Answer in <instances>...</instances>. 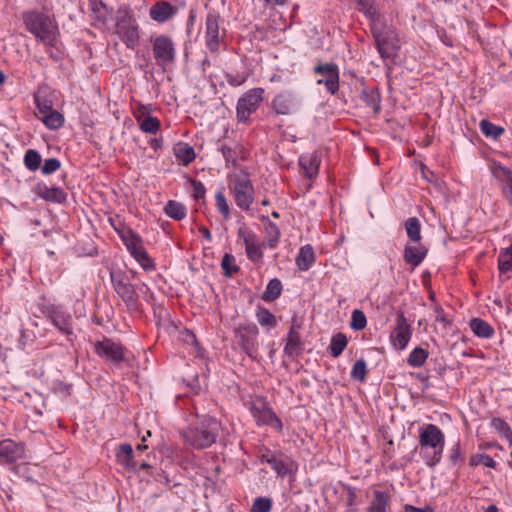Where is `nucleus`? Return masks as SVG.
<instances>
[{"label": "nucleus", "instance_id": "69168bd1", "mask_svg": "<svg viewBox=\"0 0 512 512\" xmlns=\"http://www.w3.org/2000/svg\"><path fill=\"white\" fill-rule=\"evenodd\" d=\"M492 425L503 435L507 436L508 434L512 433L509 425L501 418H493Z\"/></svg>", "mask_w": 512, "mask_h": 512}, {"label": "nucleus", "instance_id": "338daca9", "mask_svg": "<svg viewBox=\"0 0 512 512\" xmlns=\"http://www.w3.org/2000/svg\"><path fill=\"white\" fill-rule=\"evenodd\" d=\"M405 510L407 512H434L430 506H426L424 508H418L412 505H406Z\"/></svg>", "mask_w": 512, "mask_h": 512}, {"label": "nucleus", "instance_id": "f8f14e48", "mask_svg": "<svg viewBox=\"0 0 512 512\" xmlns=\"http://www.w3.org/2000/svg\"><path fill=\"white\" fill-rule=\"evenodd\" d=\"M95 353L107 362L119 365L126 360L127 350L121 343L104 337L94 344Z\"/></svg>", "mask_w": 512, "mask_h": 512}, {"label": "nucleus", "instance_id": "09e8293b", "mask_svg": "<svg viewBox=\"0 0 512 512\" xmlns=\"http://www.w3.org/2000/svg\"><path fill=\"white\" fill-rule=\"evenodd\" d=\"M498 268L501 273L512 270V247L500 251L498 256Z\"/></svg>", "mask_w": 512, "mask_h": 512}, {"label": "nucleus", "instance_id": "052dcab7", "mask_svg": "<svg viewBox=\"0 0 512 512\" xmlns=\"http://www.w3.org/2000/svg\"><path fill=\"white\" fill-rule=\"evenodd\" d=\"M435 321L440 323L443 329H447L451 326L452 322L445 314L443 308L439 305L434 307Z\"/></svg>", "mask_w": 512, "mask_h": 512}, {"label": "nucleus", "instance_id": "a19ab883", "mask_svg": "<svg viewBox=\"0 0 512 512\" xmlns=\"http://www.w3.org/2000/svg\"><path fill=\"white\" fill-rule=\"evenodd\" d=\"M405 230L408 238L413 242L421 240V225L416 217H410L405 221Z\"/></svg>", "mask_w": 512, "mask_h": 512}, {"label": "nucleus", "instance_id": "0e129e2a", "mask_svg": "<svg viewBox=\"0 0 512 512\" xmlns=\"http://www.w3.org/2000/svg\"><path fill=\"white\" fill-rule=\"evenodd\" d=\"M191 185H192V196L196 199H204L206 189L202 182L197 181L195 179H191Z\"/></svg>", "mask_w": 512, "mask_h": 512}, {"label": "nucleus", "instance_id": "c756f323", "mask_svg": "<svg viewBox=\"0 0 512 512\" xmlns=\"http://www.w3.org/2000/svg\"><path fill=\"white\" fill-rule=\"evenodd\" d=\"M315 262V254L311 245L302 246L296 257V265L300 271H307Z\"/></svg>", "mask_w": 512, "mask_h": 512}, {"label": "nucleus", "instance_id": "1a4fd4ad", "mask_svg": "<svg viewBox=\"0 0 512 512\" xmlns=\"http://www.w3.org/2000/svg\"><path fill=\"white\" fill-rule=\"evenodd\" d=\"M249 410L258 426H271L278 432L283 429L281 420L264 397H257L250 404Z\"/></svg>", "mask_w": 512, "mask_h": 512}, {"label": "nucleus", "instance_id": "4c0bfd02", "mask_svg": "<svg viewBox=\"0 0 512 512\" xmlns=\"http://www.w3.org/2000/svg\"><path fill=\"white\" fill-rule=\"evenodd\" d=\"M347 344H348V340H347V337L345 334H343L341 332L335 334L331 338V341H330V344L328 347L331 356L334 358L339 357L343 353Z\"/></svg>", "mask_w": 512, "mask_h": 512}, {"label": "nucleus", "instance_id": "c85d7f7f", "mask_svg": "<svg viewBox=\"0 0 512 512\" xmlns=\"http://www.w3.org/2000/svg\"><path fill=\"white\" fill-rule=\"evenodd\" d=\"M361 100L372 109L374 114H378L381 110V98L377 89L365 87L361 91Z\"/></svg>", "mask_w": 512, "mask_h": 512}, {"label": "nucleus", "instance_id": "e2e57ef3", "mask_svg": "<svg viewBox=\"0 0 512 512\" xmlns=\"http://www.w3.org/2000/svg\"><path fill=\"white\" fill-rule=\"evenodd\" d=\"M54 392L60 397H68L71 394V385L62 381H57L53 385Z\"/></svg>", "mask_w": 512, "mask_h": 512}, {"label": "nucleus", "instance_id": "423d86ee", "mask_svg": "<svg viewBox=\"0 0 512 512\" xmlns=\"http://www.w3.org/2000/svg\"><path fill=\"white\" fill-rule=\"evenodd\" d=\"M258 458L261 463L269 464L280 478H294L298 470L297 462L281 451H273L267 447H262Z\"/></svg>", "mask_w": 512, "mask_h": 512}, {"label": "nucleus", "instance_id": "a878e982", "mask_svg": "<svg viewBox=\"0 0 512 512\" xmlns=\"http://www.w3.org/2000/svg\"><path fill=\"white\" fill-rule=\"evenodd\" d=\"M427 253L428 249L421 244L416 246L407 245L404 248L403 257L407 264L417 267L425 259Z\"/></svg>", "mask_w": 512, "mask_h": 512}, {"label": "nucleus", "instance_id": "cd10ccee", "mask_svg": "<svg viewBox=\"0 0 512 512\" xmlns=\"http://www.w3.org/2000/svg\"><path fill=\"white\" fill-rule=\"evenodd\" d=\"M118 462L129 470H136L137 463L133 457V449L130 444H121L116 453Z\"/></svg>", "mask_w": 512, "mask_h": 512}, {"label": "nucleus", "instance_id": "ea45409f", "mask_svg": "<svg viewBox=\"0 0 512 512\" xmlns=\"http://www.w3.org/2000/svg\"><path fill=\"white\" fill-rule=\"evenodd\" d=\"M281 291V281L277 278L271 279L266 286V289L262 295V299L266 302L274 301L280 296Z\"/></svg>", "mask_w": 512, "mask_h": 512}, {"label": "nucleus", "instance_id": "e433bc0d", "mask_svg": "<svg viewBox=\"0 0 512 512\" xmlns=\"http://www.w3.org/2000/svg\"><path fill=\"white\" fill-rule=\"evenodd\" d=\"M40 120L50 130H57L61 128L64 124L63 115L56 110H52L50 112L43 114L40 117Z\"/></svg>", "mask_w": 512, "mask_h": 512}, {"label": "nucleus", "instance_id": "864d4df0", "mask_svg": "<svg viewBox=\"0 0 512 512\" xmlns=\"http://www.w3.org/2000/svg\"><path fill=\"white\" fill-rule=\"evenodd\" d=\"M367 325V319L363 311L355 309L351 315L350 327L355 331L363 330Z\"/></svg>", "mask_w": 512, "mask_h": 512}, {"label": "nucleus", "instance_id": "4d7b16f0", "mask_svg": "<svg viewBox=\"0 0 512 512\" xmlns=\"http://www.w3.org/2000/svg\"><path fill=\"white\" fill-rule=\"evenodd\" d=\"M272 509V500L268 497H258L254 500L251 512H270Z\"/></svg>", "mask_w": 512, "mask_h": 512}, {"label": "nucleus", "instance_id": "2eb2a0df", "mask_svg": "<svg viewBox=\"0 0 512 512\" xmlns=\"http://www.w3.org/2000/svg\"><path fill=\"white\" fill-rule=\"evenodd\" d=\"M413 329L406 319L403 312H399L396 317V323L391 331L389 340L391 345L397 350H404L408 346Z\"/></svg>", "mask_w": 512, "mask_h": 512}, {"label": "nucleus", "instance_id": "603ef678", "mask_svg": "<svg viewBox=\"0 0 512 512\" xmlns=\"http://www.w3.org/2000/svg\"><path fill=\"white\" fill-rule=\"evenodd\" d=\"M160 125V121L156 117L147 116L140 122L139 127L144 133L156 134L160 129Z\"/></svg>", "mask_w": 512, "mask_h": 512}, {"label": "nucleus", "instance_id": "20e7f679", "mask_svg": "<svg viewBox=\"0 0 512 512\" xmlns=\"http://www.w3.org/2000/svg\"><path fill=\"white\" fill-rule=\"evenodd\" d=\"M370 30L381 58L383 60L395 59L400 49L398 35L395 30L384 24L382 19L370 25Z\"/></svg>", "mask_w": 512, "mask_h": 512}, {"label": "nucleus", "instance_id": "5fc2aeb1", "mask_svg": "<svg viewBox=\"0 0 512 512\" xmlns=\"http://www.w3.org/2000/svg\"><path fill=\"white\" fill-rule=\"evenodd\" d=\"M34 100L36 107L41 115L54 110L53 102L47 96L37 93L34 96Z\"/></svg>", "mask_w": 512, "mask_h": 512}, {"label": "nucleus", "instance_id": "dca6fc26", "mask_svg": "<svg viewBox=\"0 0 512 512\" xmlns=\"http://www.w3.org/2000/svg\"><path fill=\"white\" fill-rule=\"evenodd\" d=\"M259 329L256 324L244 323L235 328V336L238 344L245 353L252 356L257 350Z\"/></svg>", "mask_w": 512, "mask_h": 512}, {"label": "nucleus", "instance_id": "49530a36", "mask_svg": "<svg viewBox=\"0 0 512 512\" xmlns=\"http://www.w3.org/2000/svg\"><path fill=\"white\" fill-rule=\"evenodd\" d=\"M469 465L471 467H476L478 465H483L485 467H488V468H492V469H495L496 466H497V463L496 461L490 457L488 454H485V453H476V454H473L471 457H470V460H469Z\"/></svg>", "mask_w": 512, "mask_h": 512}, {"label": "nucleus", "instance_id": "f3484780", "mask_svg": "<svg viewBox=\"0 0 512 512\" xmlns=\"http://www.w3.org/2000/svg\"><path fill=\"white\" fill-rule=\"evenodd\" d=\"M220 17L214 13H208L205 21V44L211 53H217L220 44L224 40L225 32L220 34Z\"/></svg>", "mask_w": 512, "mask_h": 512}, {"label": "nucleus", "instance_id": "f257e3e1", "mask_svg": "<svg viewBox=\"0 0 512 512\" xmlns=\"http://www.w3.org/2000/svg\"><path fill=\"white\" fill-rule=\"evenodd\" d=\"M25 28L37 41L48 47H55L59 37L56 20L50 15L39 11H25L22 14Z\"/></svg>", "mask_w": 512, "mask_h": 512}, {"label": "nucleus", "instance_id": "de8ad7c7", "mask_svg": "<svg viewBox=\"0 0 512 512\" xmlns=\"http://www.w3.org/2000/svg\"><path fill=\"white\" fill-rule=\"evenodd\" d=\"M221 268L226 277H232L239 271V266L236 265L235 257L232 254L226 253L221 261Z\"/></svg>", "mask_w": 512, "mask_h": 512}, {"label": "nucleus", "instance_id": "72a5a7b5", "mask_svg": "<svg viewBox=\"0 0 512 512\" xmlns=\"http://www.w3.org/2000/svg\"><path fill=\"white\" fill-rule=\"evenodd\" d=\"M262 221H267V224L265 226V236L267 245L270 249L276 248L278 245L279 239H280V230L278 226L270 221L266 216H263Z\"/></svg>", "mask_w": 512, "mask_h": 512}, {"label": "nucleus", "instance_id": "79ce46f5", "mask_svg": "<svg viewBox=\"0 0 512 512\" xmlns=\"http://www.w3.org/2000/svg\"><path fill=\"white\" fill-rule=\"evenodd\" d=\"M481 132L488 138L497 139L504 133V128L497 126L487 119H482L479 123Z\"/></svg>", "mask_w": 512, "mask_h": 512}, {"label": "nucleus", "instance_id": "f704fd0d", "mask_svg": "<svg viewBox=\"0 0 512 512\" xmlns=\"http://www.w3.org/2000/svg\"><path fill=\"white\" fill-rule=\"evenodd\" d=\"M470 328L476 336L481 338H490L494 334L492 326L480 318H473L470 321Z\"/></svg>", "mask_w": 512, "mask_h": 512}, {"label": "nucleus", "instance_id": "8fccbe9b", "mask_svg": "<svg viewBox=\"0 0 512 512\" xmlns=\"http://www.w3.org/2000/svg\"><path fill=\"white\" fill-rule=\"evenodd\" d=\"M215 202L218 212L225 220H228L230 218V207L222 189L216 192Z\"/></svg>", "mask_w": 512, "mask_h": 512}, {"label": "nucleus", "instance_id": "f03ea898", "mask_svg": "<svg viewBox=\"0 0 512 512\" xmlns=\"http://www.w3.org/2000/svg\"><path fill=\"white\" fill-rule=\"evenodd\" d=\"M420 456L428 467L440 463L445 446V435L435 424H423L418 429Z\"/></svg>", "mask_w": 512, "mask_h": 512}, {"label": "nucleus", "instance_id": "c9c22d12", "mask_svg": "<svg viewBox=\"0 0 512 512\" xmlns=\"http://www.w3.org/2000/svg\"><path fill=\"white\" fill-rule=\"evenodd\" d=\"M359 11L369 20V26L380 21L381 16L373 6V0H357Z\"/></svg>", "mask_w": 512, "mask_h": 512}, {"label": "nucleus", "instance_id": "bb28decb", "mask_svg": "<svg viewBox=\"0 0 512 512\" xmlns=\"http://www.w3.org/2000/svg\"><path fill=\"white\" fill-rule=\"evenodd\" d=\"M391 495L387 491L375 490L373 498L367 507V512H387Z\"/></svg>", "mask_w": 512, "mask_h": 512}, {"label": "nucleus", "instance_id": "6ab92c4d", "mask_svg": "<svg viewBox=\"0 0 512 512\" xmlns=\"http://www.w3.org/2000/svg\"><path fill=\"white\" fill-rule=\"evenodd\" d=\"M302 323L298 321L296 316L292 318L291 327L288 331L286 344L284 347V353L291 359H295L302 354L304 350L303 343L301 341L300 330Z\"/></svg>", "mask_w": 512, "mask_h": 512}, {"label": "nucleus", "instance_id": "0eeeda50", "mask_svg": "<svg viewBox=\"0 0 512 512\" xmlns=\"http://www.w3.org/2000/svg\"><path fill=\"white\" fill-rule=\"evenodd\" d=\"M229 189L236 205L245 211L250 210L254 202V186L247 172L233 174L229 178Z\"/></svg>", "mask_w": 512, "mask_h": 512}, {"label": "nucleus", "instance_id": "a18cd8bd", "mask_svg": "<svg viewBox=\"0 0 512 512\" xmlns=\"http://www.w3.org/2000/svg\"><path fill=\"white\" fill-rule=\"evenodd\" d=\"M41 155L37 150L28 149L24 155V165L30 171H36L41 165Z\"/></svg>", "mask_w": 512, "mask_h": 512}, {"label": "nucleus", "instance_id": "680f3d73", "mask_svg": "<svg viewBox=\"0 0 512 512\" xmlns=\"http://www.w3.org/2000/svg\"><path fill=\"white\" fill-rule=\"evenodd\" d=\"M61 166V163L56 158H49L44 161V164L42 166V173L44 175H50L54 172H56Z\"/></svg>", "mask_w": 512, "mask_h": 512}, {"label": "nucleus", "instance_id": "9b49d317", "mask_svg": "<svg viewBox=\"0 0 512 512\" xmlns=\"http://www.w3.org/2000/svg\"><path fill=\"white\" fill-rule=\"evenodd\" d=\"M264 89L257 87L252 88L245 92L237 102L236 116L239 122H246L249 120L259 107L264 98Z\"/></svg>", "mask_w": 512, "mask_h": 512}, {"label": "nucleus", "instance_id": "6e6552de", "mask_svg": "<svg viewBox=\"0 0 512 512\" xmlns=\"http://www.w3.org/2000/svg\"><path fill=\"white\" fill-rule=\"evenodd\" d=\"M119 235L131 256L144 270L151 271L155 269V263L148 255L139 235L131 229H124L119 232Z\"/></svg>", "mask_w": 512, "mask_h": 512}, {"label": "nucleus", "instance_id": "3c124183", "mask_svg": "<svg viewBox=\"0 0 512 512\" xmlns=\"http://www.w3.org/2000/svg\"><path fill=\"white\" fill-rule=\"evenodd\" d=\"M367 374V365L364 359H358L350 372V376L354 380H358L360 382H364Z\"/></svg>", "mask_w": 512, "mask_h": 512}, {"label": "nucleus", "instance_id": "774afa93", "mask_svg": "<svg viewBox=\"0 0 512 512\" xmlns=\"http://www.w3.org/2000/svg\"><path fill=\"white\" fill-rule=\"evenodd\" d=\"M199 232L202 234V236L207 239L208 241H211L212 235L208 228L201 226L199 228Z\"/></svg>", "mask_w": 512, "mask_h": 512}, {"label": "nucleus", "instance_id": "ddd939ff", "mask_svg": "<svg viewBox=\"0 0 512 512\" xmlns=\"http://www.w3.org/2000/svg\"><path fill=\"white\" fill-rule=\"evenodd\" d=\"M153 55L159 66H166L175 60L176 50L173 40L167 35L151 38Z\"/></svg>", "mask_w": 512, "mask_h": 512}, {"label": "nucleus", "instance_id": "aec40b11", "mask_svg": "<svg viewBox=\"0 0 512 512\" xmlns=\"http://www.w3.org/2000/svg\"><path fill=\"white\" fill-rule=\"evenodd\" d=\"M297 105L296 96L289 91L278 93L271 101L270 107L276 115H290Z\"/></svg>", "mask_w": 512, "mask_h": 512}, {"label": "nucleus", "instance_id": "9d476101", "mask_svg": "<svg viewBox=\"0 0 512 512\" xmlns=\"http://www.w3.org/2000/svg\"><path fill=\"white\" fill-rule=\"evenodd\" d=\"M110 277L115 292L124 301L126 307L129 310H137L139 306L137 288L125 279L121 271H111Z\"/></svg>", "mask_w": 512, "mask_h": 512}, {"label": "nucleus", "instance_id": "13d9d810", "mask_svg": "<svg viewBox=\"0 0 512 512\" xmlns=\"http://www.w3.org/2000/svg\"><path fill=\"white\" fill-rule=\"evenodd\" d=\"M449 461L453 465H457L459 463H463L465 460V457L461 451L460 442L457 441L451 448L448 456Z\"/></svg>", "mask_w": 512, "mask_h": 512}, {"label": "nucleus", "instance_id": "37998d69", "mask_svg": "<svg viewBox=\"0 0 512 512\" xmlns=\"http://www.w3.org/2000/svg\"><path fill=\"white\" fill-rule=\"evenodd\" d=\"M256 319L261 326L274 328L277 325L276 317L268 309L259 306L256 311Z\"/></svg>", "mask_w": 512, "mask_h": 512}, {"label": "nucleus", "instance_id": "c03bdc74", "mask_svg": "<svg viewBox=\"0 0 512 512\" xmlns=\"http://www.w3.org/2000/svg\"><path fill=\"white\" fill-rule=\"evenodd\" d=\"M427 358L428 352L421 347H416L410 352L407 363L411 367H421Z\"/></svg>", "mask_w": 512, "mask_h": 512}, {"label": "nucleus", "instance_id": "412c9836", "mask_svg": "<svg viewBox=\"0 0 512 512\" xmlns=\"http://www.w3.org/2000/svg\"><path fill=\"white\" fill-rule=\"evenodd\" d=\"M47 317L51 323L66 335H72V316L61 307L52 306L48 309Z\"/></svg>", "mask_w": 512, "mask_h": 512}, {"label": "nucleus", "instance_id": "b1692460", "mask_svg": "<svg viewBox=\"0 0 512 512\" xmlns=\"http://www.w3.org/2000/svg\"><path fill=\"white\" fill-rule=\"evenodd\" d=\"M176 9L166 1L155 3L151 8L149 15L151 19L158 23H164L175 14Z\"/></svg>", "mask_w": 512, "mask_h": 512}, {"label": "nucleus", "instance_id": "393cba45", "mask_svg": "<svg viewBox=\"0 0 512 512\" xmlns=\"http://www.w3.org/2000/svg\"><path fill=\"white\" fill-rule=\"evenodd\" d=\"M320 163L321 160L316 152L303 154L299 158V165L308 178L318 174Z\"/></svg>", "mask_w": 512, "mask_h": 512}, {"label": "nucleus", "instance_id": "2f4dec72", "mask_svg": "<svg viewBox=\"0 0 512 512\" xmlns=\"http://www.w3.org/2000/svg\"><path fill=\"white\" fill-rule=\"evenodd\" d=\"M90 7L94 21L98 24L105 25L111 15V11L108 7L100 0H90Z\"/></svg>", "mask_w": 512, "mask_h": 512}, {"label": "nucleus", "instance_id": "473e14b6", "mask_svg": "<svg viewBox=\"0 0 512 512\" xmlns=\"http://www.w3.org/2000/svg\"><path fill=\"white\" fill-rule=\"evenodd\" d=\"M339 486L342 489V496L341 499L343 500L345 506H357L360 504L361 500L358 495V489L356 487H353L347 483L339 482Z\"/></svg>", "mask_w": 512, "mask_h": 512}, {"label": "nucleus", "instance_id": "4be33fe9", "mask_svg": "<svg viewBox=\"0 0 512 512\" xmlns=\"http://www.w3.org/2000/svg\"><path fill=\"white\" fill-rule=\"evenodd\" d=\"M24 457V446L11 439L0 441V464H10Z\"/></svg>", "mask_w": 512, "mask_h": 512}, {"label": "nucleus", "instance_id": "5701e85b", "mask_svg": "<svg viewBox=\"0 0 512 512\" xmlns=\"http://www.w3.org/2000/svg\"><path fill=\"white\" fill-rule=\"evenodd\" d=\"M34 192L46 201L53 203H64L67 199V194L60 187H49L44 183H38Z\"/></svg>", "mask_w": 512, "mask_h": 512}, {"label": "nucleus", "instance_id": "7ed1b4c3", "mask_svg": "<svg viewBox=\"0 0 512 512\" xmlns=\"http://www.w3.org/2000/svg\"><path fill=\"white\" fill-rule=\"evenodd\" d=\"M221 424L215 418L205 416L200 422L192 424L181 435L185 445L193 449H205L216 442Z\"/></svg>", "mask_w": 512, "mask_h": 512}, {"label": "nucleus", "instance_id": "4468645a", "mask_svg": "<svg viewBox=\"0 0 512 512\" xmlns=\"http://www.w3.org/2000/svg\"><path fill=\"white\" fill-rule=\"evenodd\" d=\"M237 236L245 245L248 259L254 263L260 262L263 258L262 247L264 244L259 241L256 233L245 224H242L237 229Z\"/></svg>", "mask_w": 512, "mask_h": 512}, {"label": "nucleus", "instance_id": "a211bd4d", "mask_svg": "<svg viewBox=\"0 0 512 512\" xmlns=\"http://www.w3.org/2000/svg\"><path fill=\"white\" fill-rule=\"evenodd\" d=\"M314 72L321 75L317 83L323 84L328 92L335 94L339 90V69L336 64H318L314 67Z\"/></svg>", "mask_w": 512, "mask_h": 512}, {"label": "nucleus", "instance_id": "39448f33", "mask_svg": "<svg viewBox=\"0 0 512 512\" xmlns=\"http://www.w3.org/2000/svg\"><path fill=\"white\" fill-rule=\"evenodd\" d=\"M114 33L126 48L134 50L140 40V29L134 13L128 7H120L117 11Z\"/></svg>", "mask_w": 512, "mask_h": 512}, {"label": "nucleus", "instance_id": "7c9ffc66", "mask_svg": "<svg viewBox=\"0 0 512 512\" xmlns=\"http://www.w3.org/2000/svg\"><path fill=\"white\" fill-rule=\"evenodd\" d=\"M174 155L182 165L188 166L196 158L195 150L187 143H178L173 148Z\"/></svg>", "mask_w": 512, "mask_h": 512}, {"label": "nucleus", "instance_id": "58836bf2", "mask_svg": "<svg viewBox=\"0 0 512 512\" xmlns=\"http://www.w3.org/2000/svg\"><path fill=\"white\" fill-rule=\"evenodd\" d=\"M165 214L174 219V220H182L186 216V207L175 200H169L164 206Z\"/></svg>", "mask_w": 512, "mask_h": 512}, {"label": "nucleus", "instance_id": "bf43d9fd", "mask_svg": "<svg viewBox=\"0 0 512 512\" xmlns=\"http://www.w3.org/2000/svg\"><path fill=\"white\" fill-rule=\"evenodd\" d=\"M225 78L230 86L238 87L247 81L248 74H246V73H237V74L226 73Z\"/></svg>", "mask_w": 512, "mask_h": 512}, {"label": "nucleus", "instance_id": "6e6d98bb", "mask_svg": "<svg viewBox=\"0 0 512 512\" xmlns=\"http://www.w3.org/2000/svg\"><path fill=\"white\" fill-rule=\"evenodd\" d=\"M220 151L222 152L227 165L231 163L233 166H237V158L240 151L238 146L231 147L228 145H222Z\"/></svg>", "mask_w": 512, "mask_h": 512}]
</instances>
